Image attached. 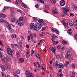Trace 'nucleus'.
<instances>
[{"instance_id": "obj_1", "label": "nucleus", "mask_w": 77, "mask_h": 77, "mask_svg": "<svg viewBox=\"0 0 77 77\" xmlns=\"http://www.w3.org/2000/svg\"><path fill=\"white\" fill-rule=\"evenodd\" d=\"M33 27V29H34L35 30L38 31L39 30H40V29H41L42 26L39 23H37L35 25L34 23H32L30 24V29L31 30L32 29Z\"/></svg>"}, {"instance_id": "obj_2", "label": "nucleus", "mask_w": 77, "mask_h": 77, "mask_svg": "<svg viewBox=\"0 0 77 77\" xmlns=\"http://www.w3.org/2000/svg\"><path fill=\"white\" fill-rule=\"evenodd\" d=\"M8 53L9 55H10L11 56H13V55L12 54V53H14V50H11V48H8Z\"/></svg>"}, {"instance_id": "obj_3", "label": "nucleus", "mask_w": 77, "mask_h": 77, "mask_svg": "<svg viewBox=\"0 0 77 77\" xmlns=\"http://www.w3.org/2000/svg\"><path fill=\"white\" fill-rule=\"evenodd\" d=\"M63 11L65 15H67L68 12L69 11V9L68 8H64L63 9Z\"/></svg>"}, {"instance_id": "obj_4", "label": "nucleus", "mask_w": 77, "mask_h": 77, "mask_svg": "<svg viewBox=\"0 0 77 77\" xmlns=\"http://www.w3.org/2000/svg\"><path fill=\"white\" fill-rule=\"evenodd\" d=\"M58 68H62L63 69L64 68V66H63V64L61 63H60L58 67H57Z\"/></svg>"}, {"instance_id": "obj_5", "label": "nucleus", "mask_w": 77, "mask_h": 77, "mask_svg": "<svg viewBox=\"0 0 77 77\" xmlns=\"http://www.w3.org/2000/svg\"><path fill=\"white\" fill-rule=\"evenodd\" d=\"M60 3L61 6H64L65 5V1L63 0H61Z\"/></svg>"}, {"instance_id": "obj_6", "label": "nucleus", "mask_w": 77, "mask_h": 77, "mask_svg": "<svg viewBox=\"0 0 77 77\" xmlns=\"http://www.w3.org/2000/svg\"><path fill=\"white\" fill-rule=\"evenodd\" d=\"M71 56V54H66L65 56V58L67 59H69Z\"/></svg>"}, {"instance_id": "obj_7", "label": "nucleus", "mask_w": 77, "mask_h": 77, "mask_svg": "<svg viewBox=\"0 0 77 77\" xmlns=\"http://www.w3.org/2000/svg\"><path fill=\"white\" fill-rule=\"evenodd\" d=\"M6 26H7V28L8 30H11V26L10 25H9V23L7 22V23H5Z\"/></svg>"}, {"instance_id": "obj_8", "label": "nucleus", "mask_w": 77, "mask_h": 77, "mask_svg": "<svg viewBox=\"0 0 77 77\" xmlns=\"http://www.w3.org/2000/svg\"><path fill=\"white\" fill-rule=\"evenodd\" d=\"M66 53L67 54H71V52H70V50L68 48H67L66 49Z\"/></svg>"}, {"instance_id": "obj_9", "label": "nucleus", "mask_w": 77, "mask_h": 77, "mask_svg": "<svg viewBox=\"0 0 77 77\" xmlns=\"http://www.w3.org/2000/svg\"><path fill=\"white\" fill-rule=\"evenodd\" d=\"M2 60L4 62H9V60H8V59L7 58H4Z\"/></svg>"}, {"instance_id": "obj_10", "label": "nucleus", "mask_w": 77, "mask_h": 77, "mask_svg": "<svg viewBox=\"0 0 77 77\" xmlns=\"http://www.w3.org/2000/svg\"><path fill=\"white\" fill-rule=\"evenodd\" d=\"M26 55L27 57H30V54H29V51H27Z\"/></svg>"}, {"instance_id": "obj_11", "label": "nucleus", "mask_w": 77, "mask_h": 77, "mask_svg": "<svg viewBox=\"0 0 77 77\" xmlns=\"http://www.w3.org/2000/svg\"><path fill=\"white\" fill-rule=\"evenodd\" d=\"M1 74L2 77H8V75H6V74L4 72H2Z\"/></svg>"}, {"instance_id": "obj_12", "label": "nucleus", "mask_w": 77, "mask_h": 77, "mask_svg": "<svg viewBox=\"0 0 77 77\" xmlns=\"http://www.w3.org/2000/svg\"><path fill=\"white\" fill-rule=\"evenodd\" d=\"M1 69L3 71H5V70H6V68H5V67L4 66H1Z\"/></svg>"}, {"instance_id": "obj_13", "label": "nucleus", "mask_w": 77, "mask_h": 77, "mask_svg": "<svg viewBox=\"0 0 77 77\" xmlns=\"http://www.w3.org/2000/svg\"><path fill=\"white\" fill-rule=\"evenodd\" d=\"M51 51L53 52L54 54H56V52H55V49L54 47H52L51 49Z\"/></svg>"}, {"instance_id": "obj_14", "label": "nucleus", "mask_w": 77, "mask_h": 77, "mask_svg": "<svg viewBox=\"0 0 77 77\" xmlns=\"http://www.w3.org/2000/svg\"><path fill=\"white\" fill-rule=\"evenodd\" d=\"M10 11L11 14H13V13H14V9L13 8L11 7L10 9Z\"/></svg>"}, {"instance_id": "obj_15", "label": "nucleus", "mask_w": 77, "mask_h": 77, "mask_svg": "<svg viewBox=\"0 0 77 77\" xmlns=\"http://www.w3.org/2000/svg\"><path fill=\"white\" fill-rule=\"evenodd\" d=\"M0 16L1 17H2L3 18H5L6 17V15L3 13L1 14Z\"/></svg>"}, {"instance_id": "obj_16", "label": "nucleus", "mask_w": 77, "mask_h": 77, "mask_svg": "<svg viewBox=\"0 0 77 77\" xmlns=\"http://www.w3.org/2000/svg\"><path fill=\"white\" fill-rule=\"evenodd\" d=\"M19 20L20 21H23V20H24V18L22 17H20L19 18Z\"/></svg>"}, {"instance_id": "obj_17", "label": "nucleus", "mask_w": 77, "mask_h": 77, "mask_svg": "<svg viewBox=\"0 0 77 77\" xmlns=\"http://www.w3.org/2000/svg\"><path fill=\"white\" fill-rule=\"evenodd\" d=\"M11 37L13 38H16L17 37V36L15 34H13L11 35Z\"/></svg>"}, {"instance_id": "obj_18", "label": "nucleus", "mask_w": 77, "mask_h": 77, "mask_svg": "<svg viewBox=\"0 0 77 77\" xmlns=\"http://www.w3.org/2000/svg\"><path fill=\"white\" fill-rule=\"evenodd\" d=\"M30 36L32 41H34L35 39H34V38H33V35H32V34H30Z\"/></svg>"}, {"instance_id": "obj_19", "label": "nucleus", "mask_w": 77, "mask_h": 77, "mask_svg": "<svg viewBox=\"0 0 77 77\" xmlns=\"http://www.w3.org/2000/svg\"><path fill=\"white\" fill-rule=\"evenodd\" d=\"M35 56L38 59H41V57H40L39 56V55L37 53L36 54H35Z\"/></svg>"}, {"instance_id": "obj_20", "label": "nucleus", "mask_w": 77, "mask_h": 77, "mask_svg": "<svg viewBox=\"0 0 77 77\" xmlns=\"http://www.w3.org/2000/svg\"><path fill=\"white\" fill-rule=\"evenodd\" d=\"M60 57H61V55L60 54H58L56 56V59H59V58H60Z\"/></svg>"}, {"instance_id": "obj_21", "label": "nucleus", "mask_w": 77, "mask_h": 77, "mask_svg": "<svg viewBox=\"0 0 77 77\" xmlns=\"http://www.w3.org/2000/svg\"><path fill=\"white\" fill-rule=\"evenodd\" d=\"M62 44H63V45H65V44H66V41L65 40H63L62 42Z\"/></svg>"}, {"instance_id": "obj_22", "label": "nucleus", "mask_w": 77, "mask_h": 77, "mask_svg": "<svg viewBox=\"0 0 77 77\" xmlns=\"http://www.w3.org/2000/svg\"><path fill=\"white\" fill-rule=\"evenodd\" d=\"M52 13H53V14H57L58 13L57 11H55L54 10L52 11Z\"/></svg>"}, {"instance_id": "obj_23", "label": "nucleus", "mask_w": 77, "mask_h": 77, "mask_svg": "<svg viewBox=\"0 0 77 77\" xmlns=\"http://www.w3.org/2000/svg\"><path fill=\"white\" fill-rule=\"evenodd\" d=\"M5 20H3L2 19H0V22L1 23H5Z\"/></svg>"}, {"instance_id": "obj_24", "label": "nucleus", "mask_w": 77, "mask_h": 77, "mask_svg": "<svg viewBox=\"0 0 77 77\" xmlns=\"http://www.w3.org/2000/svg\"><path fill=\"white\" fill-rule=\"evenodd\" d=\"M59 63L57 61H56L55 62V65H56L57 67H58L59 66Z\"/></svg>"}, {"instance_id": "obj_25", "label": "nucleus", "mask_w": 77, "mask_h": 77, "mask_svg": "<svg viewBox=\"0 0 77 77\" xmlns=\"http://www.w3.org/2000/svg\"><path fill=\"white\" fill-rule=\"evenodd\" d=\"M37 64H38V65L36 66V67L37 68H40V64H39V63L38 62H37Z\"/></svg>"}, {"instance_id": "obj_26", "label": "nucleus", "mask_w": 77, "mask_h": 77, "mask_svg": "<svg viewBox=\"0 0 77 77\" xmlns=\"http://www.w3.org/2000/svg\"><path fill=\"white\" fill-rule=\"evenodd\" d=\"M20 20H17V21H16V24H18L19 26V24H20Z\"/></svg>"}, {"instance_id": "obj_27", "label": "nucleus", "mask_w": 77, "mask_h": 77, "mask_svg": "<svg viewBox=\"0 0 77 77\" xmlns=\"http://www.w3.org/2000/svg\"><path fill=\"white\" fill-rule=\"evenodd\" d=\"M47 77H51V75L49 72H48L47 73Z\"/></svg>"}, {"instance_id": "obj_28", "label": "nucleus", "mask_w": 77, "mask_h": 77, "mask_svg": "<svg viewBox=\"0 0 77 77\" xmlns=\"http://www.w3.org/2000/svg\"><path fill=\"white\" fill-rule=\"evenodd\" d=\"M51 2L53 4H55L56 3V1L55 0H51Z\"/></svg>"}, {"instance_id": "obj_29", "label": "nucleus", "mask_w": 77, "mask_h": 77, "mask_svg": "<svg viewBox=\"0 0 77 77\" xmlns=\"http://www.w3.org/2000/svg\"><path fill=\"white\" fill-rule=\"evenodd\" d=\"M44 35H45V33L43 32H42L41 34V37H42L44 36Z\"/></svg>"}, {"instance_id": "obj_30", "label": "nucleus", "mask_w": 77, "mask_h": 77, "mask_svg": "<svg viewBox=\"0 0 77 77\" xmlns=\"http://www.w3.org/2000/svg\"><path fill=\"white\" fill-rule=\"evenodd\" d=\"M20 62H21V63H23V62H24V59H23V58L20 59Z\"/></svg>"}, {"instance_id": "obj_31", "label": "nucleus", "mask_w": 77, "mask_h": 77, "mask_svg": "<svg viewBox=\"0 0 77 77\" xmlns=\"http://www.w3.org/2000/svg\"><path fill=\"white\" fill-rule=\"evenodd\" d=\"M38 21L39 23H42V22L43 21V20L42 19H40L38 20Z\"/></svg>"}, {"instance_id": "obj_32", "label": "nucleus", "mask_w": 77, "mask_h": 77, "mask_svg": "<svg viewBox=\"0 0 77 77\" xmlns=\"http://www.w3.org/2000/svg\"><path fill=\"white\" fill-rule=\"evenodd\" d=\"M9 8L7 6L5 7L4 8V10H7V9H8Z\"/></svg>"}, {"instance_id": "obj_33", "label": "nucleus", "mask_w": 77, "mask_h": 77, "mask_svg": "<svg viewBox=\"0 0 77 77\" xmlns=\"http://www.w3.org/2000/svg\"><path fill=\"white\" fill-rule=\"evenodd\" d=\"M11 20L12 22H14V21H15V18H11Z\"/></svg>"}, {"instance_id": "obj_34", "label": "nucleus", "mask_w": 77, "mask_h": 77, "mask_svg": "<svg viewBox=\"0 0 77 77\" xmlns=\"http://www.w3.org/2000/svg\"><path fill=\"white\" fill-rule=\"evenodd\" d=\"M16 72L17 74H19L20 73V71L19 70H16Z\"/></svg>"}, {"instance_id": "obj_35", "label": "nucleus", "mask_w": 77, "mask_h": 77, "mask_svg": "<svg viewBox=\"0 0 77 77\" xmlns=\"http://www.w3.org/2000/svg\"><path fill=\"white\" fill-rule=\"evenodd\" d=\"M63 24V25L65 27H66V23L65 22L63 21L62 22Z\"/></svg>"}, {"instance_id": "obj_36", "label": "nucleus", "mask_w": 77, "mask_h": 77, "mask_svg": "<svg viewBox=\"0 0 77 77\" xmlns=\"http://www.w3.org/2000/svg\"><path fill=\"white\" fill-rule=\"evenodd\" d=\"M20 2L19 0H16V3L17 5H19V4H20Z\"/></svg>"}, {"instance_id": "obj_37", "label": "nucleus", "mask_w": 77, "mask_h": 77, "mask_svg": "<svg viewBox=\"0 0 77 77\" xmlns=\"http://www.w3.org/2000/svg\"><path fill=\"white\" fill-rule=\"evenodd\" d=\"M55 32L57 34H59V31L57 29H55Z\"/></svg>"}, {"instance_id": "obj_38", "label": "nucleus", "mask_w": 77, "mask_h": 77, "mask_svg": "<svg viewBox=\"0 0 77 77\" xmlns=\"http://www.w3.org/2000/svg\"><path fill=\"white\" fill-rule=\"evenodd\" d=\"M42 23L41 24L42 26H45V21L42 22Z\"/></svg>"}, {"instance_id": "obj_39", "label": "nucleus", "mask_w": 77, "mask_h": 77, "mask_svg": "<svg viewBox=\"0 0 77 77\" xmlns=\"http://www.w3.org/2000/svg\"><path fill=\"white\" fill-rule=\"evenodd\" d=\"M16 55H17V57H20V53H19L18 52H17V53Z\"/></svg>"}, {"instance_id": "obj_40", "label": "nucleus", "mask_w": 77, "mask_h": 77, "mask_svg": "<svg viewBox=\"0 0 77 77\" xmlns=\"http://www.w3.org/2000/svg\"><path fill=\"white\" fill-rule=\"evenodd\" d=\"M67 33L69 35H71V34H72V32H70V31H68V32H67Z\"/></svg>"}, {"instance_id": "obj_41", "label": "nucleus", "mask_w": 77, "mask_h": 77, "mask_svg": "<svg viewBox=\"0 0 77 77\" xmlns=\"http://www.w3.org/2000/svg\"><path fill=\"white\" fill-rule=\"evenodd\" d=\"M73 7L75 9H77V6H76V5H73Z\"/></svg>"}, {"instance_id": "obj_42", "label": "nucleus", "mask_w": 77, "mask_h": 77, "mask_svg": "<svg viewBox=\"0 0 77 77\" xmlns=\"http://www.w3.org/2000/svg\"><path fill=\"white\" fill-rule=\"evenodd\" d=\"M22 6L23 7V8H27V5L24 4H23L22 5Z\"/></svg>"}, {"instance_id": "obj_43", "label": "nucleus", "mask_w": 77, "mask_h": 77, "mask_svg": "<svg viewBox=\"0 0 77 77\" xmlns=\"http://www.w3.org/2000/svg\"><path fill=\"white\" fill-rule=\"evenodd\" d=\"M52 38H57V37L56 35H54V36H52Z\"/></svg>"}, {"instance_id": "obj_44", "label": "nucleus", "mask_w": 77, "mask_h": 77, "mask_svg": "<svg viewBox=\"0 0 77 77\" xmlns=\"http://www.w3.org/2000/svg\"><path fill=\"white\" fill-rule=\"evenodd\" d=\"M24 24V23H21L20 22V24H19V26H23Z\"/></svg>"}, {"instance_id": "obj_45", "label": "nucleus", "mask_w": 77, "mask_h": 77, "mask_svg": "<svg viewBox=\"0 0 77 77\" xmlns=\"http://www.w3.org/2000/svg\"><path fill=\"white\" fill-rule=\"evenodd\" d=\"M74 37L75 39H77V33L75 34H74Z\"/></svg>"}, {"instance_id": "obj_46", "label": "nucleus", "mask_w": 77, "mask_h": 77, "mask_svg": "<svg viewBox=\"0 0 77 77\" xmlns=\"http://www.w3.org/2000/svg\"><path fill=\"white\" fill-rule=\"evenodd\" d=\"M51 30L52 32H55V29H54V28H52L51 29Z\"/></svg>"}, {"instance_id": "obj_47", "label": "nucleus", "mask_w": 77, "mask_h": 77, "mask_svg": "<svg viewBox=\"0 0 77 77\" xmlns=\"http://www.w3.org/2000/svg\"><path fill=\"white\" fill-rule=\"evenodd\" d=\"M33 20H34V21H35V22H36V21H37V19H36V18L35 17L33 18Z\"/></svg>"}, {"instance_id": "obj_48", "label": "nucleus", "mask_w": 77, "mask_h": 77, "mask_svg": "<svg viewBox=\"0 0 77 77\" xmlns=\"http://www.w3.org/2000/svg\"><path fill=\"white\" fill-rule=\"evenodd\" d=\"M59 76H60V77H63V75H62L60 74H58Z\"/></svg>"}, {"instance_id": "obj_49", "label": "nucleus", "mask_w": 77, "mask_h": 77, "mask_svg": "<svg viewBox=\"0 0 77 77\" xmlns=\"http://www.w3.org/2000/svg\"><path fill=\"white\" fill-rule=\"evenodd\" d=\"M38 0L40 1V2H41V3H44V2L43 0Z\"/></svg>"}, {"instance_id": "obj_50", "label": "nucleus", "mask_w": 77, "mask_h": 77, "mask_svg": "<svg viewBox=\"0 0 77 77\" xmlns=\"http://www.w3.org/2000/svg\"><path fill=\"white\" fill-rule=\"evenodd\" d=\"M18 12H20V13H22L23 12V11H21L20 10H19L17 11Z\"/></svg>"}, {"instance_id": "obj_51", "label": "nucleus", "mask_w": 77, "mask_h": 77, "mask_svg": "<svg viewBox=\"0 0 77 77\" xmlns=\"http://www.w3.org/2000/svg\"><path fill=\"white\" fill-rule=\"evenodd\" d=\"M60 45H58L57 46V48L58 49H61V48H60Z\"/></svg>"}, {"instance_id": "obj_52", "label": "nucleus", "mask_w": 77, "mask_h": 77, "mask_svg": "<svg viewBox=\"0 0 77 77\" xmlns=\"http://www.w3.org/2000/svg\"><path fill=\"white\" fill-rule=\"evenodd\" d=\"M65 65L66 67H67V66H68V64H67L66 63L64 65H63L64 66H65Z\"/></svg>"}, {"instance_id": "obj_53", "label": "nucleus", "mask_w": 77, "mask_h": 77, "mask_svg": "<svg viewBox=\"0 0 77 77\" xmlns=\"http://www.w3.org/2000/svg\"><path fill=\"white\" fill-rule=\"evenodd\" d=\"M72 68H75V65H74V64H73L72 65Z\"/></svg>"}, {"instance_id": "obj_54", "label": "nucleus", "mask_w": 77, "mask_h": 77, "mask_svg": "<svg viewBox=\"0 0 77 77\" xmlns=\"http://www.w3.org/2000/svg\"><path fill=\"white\" fill-rule=\"evenodd\" d=\"M35 6L36 8H38V7H39V6H38V4H37L36 5H35Z\"/></svg>"}, {"instance_id": "obj_55", "label": "nucleus", "mask_w": 77, "mask_h": 77, "mask_svg": "<svg viewBox=\"0 0 77 77\" xmlns=\"http://www.w3.org/2000/svg\"><path fill=\"white\" fill-rule=\"evenodd\" d=\"M69 59L70 60H73V59L72 57H71Z\"/></svg>"}, {"instance_id": "obj_56", "label": "nucleus", "mask_w": 77, "mask_h": 77, "mask_svg": "<svg viewBox=\"0 0 77 77\" xmlns=\"http://www.w3.org/2000/svg\"><path fill=\"white\" fill-rule=\"evenodd\" d=\"M2 57V52L0 51V58Z\"/></svg>"}, {"instance_id": "obj_57", "label": "nucleus", "mask_w": 77, "mask_h": 77, "mask_svg": "<svg viewBox=\"0 0 77 77\" xmlns=\"http://www.w3.org/2000/svg\"><path fill=\"white\" fill-rule=\"evenodd\" d=\"M46 28V27H45L43 28H42V31H43V30H45V29Z\"/></svg>"}, {"instance_id": "obj_58", "label": "nucleus", "mask_w": 77, "mask_h": 77, "mask_svg": "<svg viewBox=\"0 0 77 77\" xmlns=\"http://www.w3.org/2000/svg\"><path fill=\"white\" fill-rule=\"evenodd\" d=\"M11 46H12V47H13V48H14V47H15L14 45H13L12 44H11Z\"/></svg>"}, {"instance_id": "obj_59", "label": "nucleus", "mask_w": 77, "mask_h": 77, "mask_svg": "<svg viewBox=\"0 0 77 77\" xmlns=\"http://www.w3.org/2000/svg\"><path fill=\"white\" fill-rule=\"evenodd\" d=\"M26 47L28 48H29V45H27L26 46Z\"/></svg>"}, {"instance_id": "obj_60", "label": "nucleus", "mask_w": 77, "mask_h": 77, "mask_svg": "<svg viewBox=\"0 0 77 77\" xmlns=\"http://www.w3.org/2000/svg\"><path fill=\"white\" fill-rule=\"evenodd\" d=\"M5 67H6V68L7 69H9V67H8V66H5Z\"/></svg>"}, {"instance_id": "obj_61", "label": "nucleus", "mask_w": 77, "mask_h": 77, "mask_svg": "<svg viewBox=\"0 0 77 77\" xmlns=\"http://www.w3.org/2000/svg\"><path fill=\"white\" fill-rule=\"evenodd\" d=\"M28 40H30V36H28Z\"/></svg>"}, {"instance_id": "obj_62", "label": "nucleus", "mask_w": 77, "mask_h": 77, "mask_svg": "<svg viewBox=\"0 0 77 77\" xmlns=\"http://www.w3.org/2000/svg\"><path fill=\"white\" fill-rule=\"evenodd\" d=\"M69 26H73V24H72V23H69Z\"/></svg>"}, {"instance_id": "obj_63", "label": "nucleus", "mask_w": 77, "mask_h": 77, "mask_svg": "<svg viewBox=\"0 0 77 77\" xmlns=\"http://www.w3.org/2000/svg\"><path fill=\"white\" fill-rule=\"evenodd\" d=\"M49 63L51 65L52 64V63H53V61H52V60L50 61L49 62Z\"/></svg>"}, {"instance_id": "obj_64", "label": "nucleus", "mask_w": 77, "mask_h": 77, "mask_svg": "<svg viewBox=\"0 0 77 77\" xmlns=\"http://www.w3.org/2000/svg\"><path fill=\"white\" fill-rule=\"evenodd\" d=\"M0 45H3V44H2V42L0 41Z\"/></svg>"}]
</instances>
